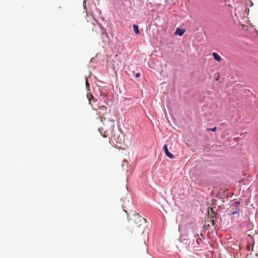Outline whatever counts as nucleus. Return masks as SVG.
Wrapping results in <instances>:
<instances>
[{
  "instance_id": "obj_12",
  "label": "nucleus",
  "mask_w": 258,
  "mask_h": 258,
  "mask_svg": "<svg viewBox=\"0 0 258 258\" xmlns=\"http://www.w3.org/2000/svg\"><path fill=\"white\" fill-rule=\"evenodd\" d=\"M86 85L87 88H89V84L88 81L87 80H86Z\"/></svg>"
},
{
  "instance_id": "obj_1",
  "label": "nucleus",
  "mask_w": 258,
  "mask_h": 258,
  "mask_svg": "<svg viewBox=\"0 0 258 258\" xmlns=\"http://www.w3.org/2000/svg\"><path fill=\"white\" fill-rule=\"evenodd\" d=\"M128 230L131 233L143 232V227L146 223V220L139 214L135 213L128 220Z\"/></svg>"
},
{
  "instance_id": "obj_8",
  "label": "nucleus",
  "mask_w": 258,
  "mask_h": 258,
  "mask_svg": "<svg viewBox=\"0 0 258 258\" xmlns=\"http://www.w3.org/2000/svg\"><path fill=\"white\" fill-rule=\"evenodd\" d=\"M134 30L135 31V33L136 34H140V31L139 30L138 26L136 25H133V26Z\"/></svg>"
},
{
  "instance_id": "obj_7",
  "label": "nucleus",
  "mask_w": 258,
  "mask_h": 258,
  "mask_svg": "<svg viewBox=\"0 0 258 258\" xmlns=\"http://www.w3.org/2000/svg\"><path fill=\"white\" fill-rule=\"evenodd\" d=\"M212 55H213L214 58H215V59L217 61L219 62L221 60V58L220 56L217 53L214 52L213 53Z\"/></svg>"
},
{
  "instance_id": "obj_9",
  "label": "nucleus",
  "mask_w": 258,
  "mask_h": 258,
  "mask_svg": "<svg viewBox=\"0 0 258 258\" xmlns=\"http://www.w3.org/2000/svg\"><path fill=\"white\" fill-rule=\"evenodd\" d=\"M208 214H209V215L212 218H214V215H212V214H214V211L213 210V209L212 208H211L210 209V210H209L208 211Z\"/></svg>"
},
{
  "instance_id": "obj_11",
  "label": "nucleus",
  "mask_w": 258,
  "mask_h": 258,
  "mask_svg": "<svg viewBox=\"0 0 258 258\" xmlns=\"http://www.w3.org/2000/svg\"><path fill=\"white\" fill-rule=\"evenodd\" d=\"M216 130H217V127H215L212 128H207V131H213V132L216 131Z\"/></svg>"
},
{
  "instance_id": "obj_5",
  "label": "nucleus",
  "mask_w": 258,
  "mask_h": 258,
  "mask_svg": "<svg viewBox=\"0 0 258 258\" xmlns=\"http://www.w3.org/2000/svg\"><path fill=\"white\" fill-rule=\"evenodd\" d=\"M238 204H239L238 202L234 203V206L235 208H236V210L235 211L232 212L231 213V214H232V215L237 214L238 215H239V212H240V210L239 208H238Z\"/></svg>"
},
{
  "instance_id": "obj_4",
  "label": "nucleus",
  "mask_w": 258,
  "mask_h": 258,
  "mask_svg": "<svg viewBox=\"0 0 258 258\" xmlns=\"http://www.w3.org/2000/svg\"><path fill=\"white\" fill-rule=\"evenodd\" d=\"M163 149L165 151V154L167 157L171 159L174 158L173 155L169 152L167 146L166 145H164Z\"/></svg>"
},
{
  "instance_id": "obj_10",
  "label": "nucleus",
  "mask_w": 258,
  "mask_h": 258,
  "mask_svg": "<svg viewBox=\"0 0 258 258\" xmlns=\"http://www.w3.org/2000/svg\"><path fill=\"white\" fill-rule=\"evenodd\" d=\"M87 97H88V100H89V101L90 102V103H91V99H93V96L92 94H89V95H87Z\"/></svg>"
},
{
  "instance_id": "obj_2",
  "label": "nucleus",
  "mask_w": 258,
  "mask_h": 258,
  "mask_svg": "<svg viewBox=\"0 0 258 258\" xmlns=\"http://www.w3.org/2000/svg\"><path fill=\"white\" fill-rule=\"evenodd\" d=\"M89 28L91 29L92 31H95V32H97L98 30H101V28L100 25L94 23L90 24Z\"/></svg>"
},
{
  "instance_id": "obj_14",
  "label": "nucleus",
  "mask_w": 258,
  "mask_h": 258,
  "mask_svg": "<svg viewBox=\"0 0 258 258\" xmlns=\"http://www.w3.org/2000/svg\"><path fill=\"white\" fill-rule=\"evenodd\" d=\"M102 35H105L106 36H107V33L104 34L103 32H102Z\"/></svg>"
},
{
  "instance_id": "obj_15",
  "label": "nucleus",
  "mask_w": 258,
  "mask_h": 258,
  "mask_svg": "<svg viewBox=\"0 0 258 258\" xmlns=\"http://www.w3.org/2000/svg\"><path fill=\"white\" fill-rule=\"evenodd\" d=\"M212 222L213 225H214V222L213 220H212Z\"/></svg>"
},
{
  "instance_id": "obj_3",
  "label": "nucleus",
  "mask_w": 258,
  "mask_h": 258,
  "mask_svg": "<svg viewBox=\"0 0 258 258\" xmlns=\"http://www.w3.org/2000/svg\"><path fill=\"white\" fill-rule=\"evenodd\" d=\"M98 109L102 111V113H101L100 112L99 113V116H101V117H102V116L105 115L107 114V107L105 106H101L98 107Z\"/></svg>"
},
{
  "instance_id": "obj_6",
  "label": "nucleus",
  "mask_w": 258,
  "mask_h": 258,
  "mask_svg": "<svg viewBox=\"0 0 258 258\" xmlns=\"http://www.w3.org/2000/svg\"><path fill=\"white\" fill-rule=\"evenodd\" d=\"M185 32V30L184 29H180L179 28H177L176 30L175 34L179 35L180 36H181L183 35Z\"/></svg>"
},
{
  "instance_id": "obj_13",
  "label": "nucleus",
  "mask_w": 258,
  "mask_h": 258,
  "mask_svg": "<svg viewBox=\"0 0 258 258\" xmlns=\"http://www.w3.org/2000/svg\"><path fill=\"white\" fill-rule=\"evenodd\" d=\"M140 76H141V74H140V73H137V74H136V78H138V77H139Z\"/></svg>"
}]
</instances>
